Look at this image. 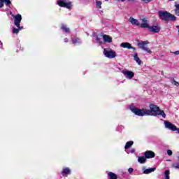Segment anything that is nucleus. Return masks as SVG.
<instances>
[{
  "label": "nucleus",
  "instance_id": "obj_1",
  "mask_svg": "<svg viewBox=\"0 0 179 179\" xmlns=\"http://www.w3.org/2000/svg\"><path fill=\"white\" fill-rule=\"evenodd\" d=\"M150 110L147 109V113L148 115H161L163 118H166V113L164 110H160V108L153 103L150 104Z\"/></svg>",
  "mask_w": 179,
  "mask_h": 179
},
{
  "label": "nucleus",
  "instance_id": "obj_2",
  "mask_svg": "<svg viewBox=\"0 0 179 179\" xmlns=\"http://www.w3.org/2000/svg\"><path fill=\"white\" fill-rule=\"evenodd\" d=\"M158 15L159 19L165 22H176L177 20V17L174 15L167 11L160 10L158 12Z\"/></svg>",
  "mask_w": 179,
  "mask_h": 179
},
{
  "label": "nucleus",
  "instance_id": "obj_3",
  "mask_svg": "<svg viewBox=\"0 0 179 179\" xmlns=\"http://www.w3.org/2000/svg\"><path fill=\"white\" fill-rule=\"evenodd\" d=\"M131 110L132 111V113H134V114H135L136 115H138V117H145L148 115V109L132 108Z\"/></svg>",
  "mask_w": 179,
  "mask_h": 179
},
{
  "label": "nucleus",
  "instance_id": "obj_4",
  "mask_svg": "<svg viewBox=\"0 0 179 179\" xmlns=\"http://www.w3.org/2000/svg\"><path fill=\"white\" fill-rule=\"evenodd\" d=\"M146 44H149V41L138 42L137 45L141 50H143V51H145L148 54H152V50L146 47Z\"/></svg>",
  "mask_w": 179,
  "mask_h": 179
},
{
  "label": "nucleus",
  "instance_id": "obj_5",
  "mask_svg": "<svg viewBox=\"0 0 179 179\" xmlns=\"http://www.w3.org/2000/svg\"><path fill=\"white\" fill-rule=\"evenodd\" d=\"M57 5L60 6V8H66V9H71L72 8V2H67L66 0L57 1Z\"/></svg>",
  "mask_w": 179,
  "mask_h": 179
},
{
  "label": "nucleus",
  "instance_id": "obj_6",
  "mask_svg": "<svg viewBox=\"0 0 179 179\" xmlns=\"http://www.w3.org/2000/svg\"><path fill=\"white\" fill-rule=\"evenodd\" d=\"M14 18V24L16 25L19 30H22L23 27H20V22H22V15L17 14L16 15H12Z\"/></svg>",
  "mask_w": 179,
  "mask_h": 179
},
{
  "label": "nucleus",
  "instance_id": "obj_7",
  "mask_svg": "<svg viewBox=\"0 0 179 179\" xmlns=\"http://www.w3.org/2000/svg\"><path fill=\"white\" fill-rule=\"evenodd\" d=\"M164 125L165 127L167 128L168 129H170V131H178V128L174 124H173L171 122L165 120L164 121Z\"/></svg>",
  "mask_w": 179,
  "mask_h": 179
},
{
  "label": "nucleus",
  "instance_id": "obj_8",
  "mask_svg": "<svg viewBox=\"0 0 179 179\" xmlns=\"http://www.w3.org/2000/svg\"><path fill=\"white\" fill-rule=\"evenodd\" d=\"M103 54L107 58H115L117 57V53L113 50L107 51L104 49Z\"/></svg>",
  "mask_w": 179,
  "mask_h": 179
},
{
  "label": "nucleus",
  "instance_id": "obj_9",
  "mask_svg": "<svg viewBox=\"0 0 179 179\" xmlns=\"http://www.w3.org/2000/svg\"><path fill=\"white\" fill-rule=\"evenodd\" d=\"M120 47L122 48H127V50H133L134 51L136 50V48L135 47H133L131 43L128 42L122 43L120 44Z\"/></svg>",
  "mask_w": 179,
  "mask_h": 179
},
{
  "label": "nucleus",
  "instance_id": "obj_10",
  "mask_svg": "<svg viewBox=\"0 0 179 179\" xmlns=\"http://www.w3.org/2000/svg\"><path fill=\"white\" fill-rule=\"evenodd\" d=\"M144 156L146 159H153L156 156V154L152 150H147L145 152Z\"/></svg>",
  "mask_w": 179,
  "mask_h": 179
},
{
  "label": "nucleus",
  "instance_id": "obj_11",
  "mask_svg": "<svg viewBox=\"0 0 179 179\" xmlns=\"http://www.w3.org/2000/svg\"><path fill=\"white\" fill-rule=\"evenodd\" d=\"M122 73L127 79H132L135 76V73L131 71H123Z\"/></svg>",
  "mask_w": 179,
  "mask_h": 179
},
{
  "label": "nucleus",
  "instance_id": "obj_12",
  "mask_svg": "<svg viewBox=\"0 0 179 179\" xmlns=\"http://www.w3.org/2000/svg\"><path fill=\"white\" fill-rule=\"evenodd\" d=\"M147 29H148L149 31H151L152 33H159L160 31V27L157 26L150 27L148 25V27H147Z\"/></svg>",
  "mask_w": 179,
  "mask_h": 179
},
{
  "label": "nucleus",
  "instance_id": "obj_13",
  "mask_svg": "<svg viewBox=\"0 0 179 179\" xmlns=\"http://www.w3.org/2000/svg\"><path fill=\"white\" fill-rule=\"evenodd\" d=\"M141 20L144 22L140 24V27H141V29H147V27H149V24H148V20L146 18H142Z\"/></svg>",
  "mask_w": 179,
  "mask_h": 179
},
{
  "label": "nucleus",
  "instance_id": "obj_14",
  "mask_svg": "<svg viewBox=\"0 0 179 179\" xmlns=\"http://www.w3.org/2000/svg\"><path fill=\"white\" fill-rule=\"evenodd\" d=\"M71 174V169L68 167L63 169L62 171V175L63 177H65L66 176H69Z\"/></svg>",
  "mask_w": 179,
  "mask_h": 179
},
{
  "label": "nucleus",
  "instance_id": "obj_15",
  "mask_svg": "<svg viewBox=\"0 0 179 179\" xmlns=\"http://www.w3.org/2000/svg\"><path fill=\"white\" fill-rule=\"evenodd\" d=\"M103 38L105 43H113V38L109 35H103Z\"/></svg>",
  "mask_w": 179,
  "mask_h": 179
},
{
  "label": "nucleus",
  "instance_id": "obj_16",
  "mask_svg": "<svg viewBox=\"0 0 179 179\" xmlns=\"http://www.w3.org/2000/svg\"><path fill=\"white\" fill-rule=\"evenodd\" d=\"M129 22H130V23H131V24H134L136 26H140L141 27V22H139L138 21V20H136L134 17H130Z\"/></svg>",
  "mask_w": 179,
  "mask_h": 179
},
{
  "label": "nucleus",
  "instance_id": "obj_17",
  "mask_svg": "<svg viewBox=\"0 0 179 179\" xmlns=\"http://www.w3.org/2000/svg\"><path fill=\"white\" fill-rule=\"evenodd\" d=\"M134 59L139 65H141L142 64V61H141V59H139V57H138V54L137 53H134Z\"/></svg>",
  "mask_w": 179,
  "mask_h": 179
},
{
  "label": "nucleus",
  "instance_id": "obj_18",
  "mask_svg": "<svg viewBox=\"0 0 179 179\" xmlns=\"http://www.w3.org/2000/svg\"><path fill=\"white\" fill-rule=\"evenodd\" d=\"M156 171V168H150V169H145L143 171V173L144 174H150V173H153V171Z\"/></svg>",
  "mask_w": 179,
  "mask_h": 179
},
{
  "label": "nucleus",
  "instance_id": "obj_19",
  "mask_svg": "<svg viewBox=\"0 0 179 179\" xmlns=\"http://www.w3.org/2000/svg\"><path fill=\"white\" fill-rule=\"evenodd\" d=\"M138 163L143 164V163L146 162V157H143V156L138 157Z\"/></svg>",
  "mask_w": 179,
  "mask_h": 179
},
{
  "label": "nucleus",
  "instance_id": "obj_20",
  "mask_svg": "<svg viewBox=\"0 0 179 179\" xmlns=\"http://www.w3.org/2000/svg\"><path fill=\"white\" fill-rule=\"evenodd\" d=\"M61 29L64 30L65 31V33H69V31H71V29L68 27H66V26H65V24H61Z\"/></svg>",
  "mask_w": 179,
  "mask_h": 179
},
{
  "label": "nucleus",
  "instance_id": "obj_21",
  "mask_svg": "<svg viewBox=\"0 0 179 179\" xmlns=\"http://www.w3.org/2000/svg\"><path fill=\"white\" fill-rule=\"evenodd\" d=\"M132 145H134V141H128L126 143V145L124 146V149L127 150L128 149H129V148H131V146H132Z\"/></svg>",
  "mask_w": 179,
  "mask_h": 179
},
{
  "label": "nucleus",
  "instance_id": "obj_22",
  "mask_svg": "<svg viewBox=\"0 0 179 179\" xmlns=\"http://www.w3.org/2000/svg\"><path fill=\"white\" fill-rule=\"evenodd\" d=\"M108 174L110 177V179H118V176H117V175L113 172H109Z\"/></svg>",
  "mask_w": 179,
  "mask_h": 179
},
{
  "label": "nucleus",
  "instance_id": "obj_23",
  "mask_svg": "<svg viewBox=\"0 0 179 179\" xmlns=\"http://www.w3.org/2000/svg\"><path fill=\"white\" fill-rule=\"evenodd\" d=\"M71 41L73 44H76V43H80V39L79 38H71Z\"/></svg>",
  "mask_w": 179,
  "mask_h": 179
},
{
  "label": "nucleus",
  "instance_id": "obj_24",
  "mask_svg": "<svg viewBox=\"0 0 179 179\" xmlns=\"http://www.w3.org/2000/svg\"><path fill=\"white\" fill-rule=\"evenodd\" d=\"M165 179H170V171L166 170L164 173Z\"/></svg>",
  "mask_w": 179,
  "mask_h": 179
},
{
  "label": "nucleus",
  "instance_id": "obj_25",
  "mask_svg": "<svg viewBox=\"0 0 179 179\" xmlns=\"http://www.w3.org/2000/svg\"><path fill=\"white\" fill-rule=\"evenodd\" d=\"M3 3H5V5L7 6H10V5H12V2L10 1V0H3Z\"/></svg>",
  "mask_w": 179,
  "mask_h": 179
},
{
  "label": "nucleus",
  "instance_id": "obj_26",
  "mask_svg": "<svg viewBox=\"0 0 179 179\" xmlns=\"http://www.w3.org/2000/svg\"><path fill=\"white\" fill-rule=\"evenodd\" d=\"M20 30H22V29H19V28L17 29L15 27H13V34H19V31Z\"/></svg>",
  "mask_w": 179,
  "mask_h": 179
},
{
  "label": "nucleus",
  "instance_id": "obj_27",
  "mask_svg": "<svg viewBox=\"0 0 179 179\" xmlns=\"http://www.w3.org/2000/svg\"><path fill=\"white\" fill-rule=\"evenodd\" d=\"M175 6H176L175 13H176V15H177L178 13H179V3L176 4Z\"/></svg>",
  "mask_w": 179,
  "mask_h": 179
},
{
  "label": "nucleus",
  "instance_id": "obj_28",
  "mask_svg": "<svg viewBox=\"0 0 179 179\" xmlns=\"http://www.w3.org/2000/svg\"><path fill=\"white\" fill-rule=\"evenodd\" d=\"M172 85H174L175 86L178 87L179 86V83L176 81V80L174 78H173V80H172Z\"/></svg>",
  "mask_w": 179,
  "mask_h": 179
},
{
  "label": "nucleus",
  "instance_id": "obj_29",
  "mask_svg": "<svg viewBox=\"0 0 179 179\" xmlns=\"http://www.w3.org/2000/svg\"><path fill=\"white\" fill-rule=\"evenodd\" d=\"M101 1H96V7H98L99 9H101Z\"/></svg>",
  "mask_w": 179,
  "mask_h": 179
},
{
  "label": "nucleus",
  "instance_id": "obj_30",
  "mask_svg": "<svg viewBox=\"0 0 179 179\" xmlns=\"http://www.w3.org/2000/svg\"><path fill=\"white\" fill-rule=\"evenodd\" d=\"M172 167H173L174 169H178V170H179V163L173 164L172 165Z\"/></svg>",
  "mask_w": 179,
  "mask_h": 179
},
{
  "label": "nucleus",
  "instance_id": "obj_31",
  "mask_svg": "<svg viewBox=\"0 0 179 179\" xmlns=\"http://www.w3.org/2000/svg\"><path fill=\"white\" fill-rule=\"evenodd\" d=\"M167 155H168V156H172L173 155V151H171V150H167Z\"/></svg>",
  "mask_w": 179,
  "mask_h": 179
},
{
  "label": "nucleus",
  "instance_id": "obj_32",
  "mask_svg": "<svg viewBox=\"0 0 179 179\" xmlns=\"http://www.w3.org/2000/svg\"><path fill=\"white\" fill-rule=\"evenodd\" d=\"M143 2H145V3H149V2H152L153 0H142Z\"/></svg>",
  "mask_w": 179,
  "mask_h": 179
},
{
  "label": "nucleus",
  "instance_id": "obj_33",
  "mask_svg": "<svg viewBox=\"0 0 179 179\" xmlns=\"http://www.w3.org/2000/svg\"><path fill=\"white\" fill-rule=\"evenodd\" d=\"M0 8H3V1L0 0Z\"/></svg>",
  "mask_w": 179,
  "mask_h": 179
},
{
  "label": "nucleus",
  "instance_id": "obj_34",
  "mask_svg": "<svg viewBox=\"0 0 179 179\" xmlns=\"http://www.w3.org/2000/svg\"><path fill=\"white\" fill-rule=\"evenodd\" d=\"M128 171H129V173H134V169L133 168H129L128 169Z\"/></svg>",
  "mask_w": 179,
  "mask_h": 179
},
{
  "label": "nucleus",
  "instance_id": "obj_35",
  "mask_svg": "<svg viewBox=\"0 0 179 179\" xmlns=\"http://www.w3.org/2000/svg\"><path fill=\"white\" fill-rule=\"evenodd\" d=\"M173 54H175V55H179V50L173 52Z\"/></svg>",
  "mask_w": 179,
  "mask_h": 179
},
{
  "label": "nucleus",
  "instance_id": "obj_36",
  "mask_svg": "<svg viewBox=\"0 0 179 179\" xmlns=\"http://www.w3.org/2000/svg\"><path fill=\"white\" fill-rule=\"evenodd\" d=\"M129 2H133L134 3H135V2H136V0H127Z\"/></svg>",
  "mask_w": 179,
  "mask_h": 179
},
{
  "label": "nucleus",
  "instance_id": "obj_37",
  "mask_svg": "<svg viewBox=\"0 0 179 179\" xmlns=\"http://www.w3.org/2000/svg\"><path fill=\"white\" fill-rule=\"evenodd\" d=\"M64 43H68V38H64Z\"/></svg>",
  "mask_w": 179,
  "mask_h": 179
},
{
  "label": "nucleus",
  "instance_id": "obj_38",
  "mask_svg": "<svg viewBox=\"0 0 179 179\" xmlns=\"http://www.w3.org/2000/svg\"><path fill=\"white\" fill-rule=\"evenodd\" d=\"M96 41H99V43H100L101 44L103 43V42H100V38H96Z\"/></svg>",
  "mask_w": 179,
  "mask_h": 179
},
{
  "label": "nucleus",
  "instance_id": "obj_39",
  "mask_svg": "<svg viewBox=\"0 0 179 179\" xmlns=\"http://www.w3.org/2000/svg\"><path fill=\"white\" fill-rule=\"evenodd\" d=\"M135 152V149L131 150V153H134Z\"/></svg>",
  "mask_w": 179,
  "mask_h": 179
},
{
  "label": "nucleus",
  "instance_id": "obj_40",
  "mask_svg": "<svg viewBox=\"0 0 179 179\" xmlns=\"http://www.w3.org/2000/svg\"><path fill=\"white\" fill-rule=\"evenodd\" d=\"M0 45H2V42L0 41Z\"/></svg>",
  "mask_w": 179,
  "mask_h": 179
},
{
  "label": "nucleus",
  "instance_id": "obj_41",
  "mask_svg": "<svg viewBox=\"0 0 179 179\" xmlns=\"http://www.w3.org/2000/svg\"><path fill=\"white\" fill-rule=\"evenodd\" d=\"M122 1V2H124V1H125V0H121Z\"/></svg>",
  "mask_w": 179,
  "mask_h": 179
},
{
  "label": "nucleus",
  "instance_id": "obj_42",
  "mask_svg": "<svg viewBox=\"0 0 179 179\" xmlns=\"http://www.w3.org/2000/svg\"><path fill=\"white\" fill-rule=\"evenodd\" d=\"M178 16H179V13L178 14H176Z\"/></svg>",
  "mask_w": 179,
  "mask_h": 179
},
{
  "label": "nucleus",
  "instance_id": "obj_43",
  "mask_svg": "<svg viewBox=\"0 0 179 179\" xmlns=\"http://www.w3.org/2000/svg\"><path fill=\"white\" fill-rule=\"evenodd\" d=\"M178 160H179V156L178 157Z\"/></svg>",
  "mask_w": 179,
  "mask_h": 179
},
{
  "label": "nucleus",
  "instance_id": "obj_44",
  "mask_svg": "<svg viewBox=\"0 0 179 179\" xmlns=\"http://www.w3.org/2000/svg\"><path fill=\"white\" fill-rule=\"evenodd\" d=\"M105 1H108V0H105Z\"/></svg>",
  "mask_w": 179,
  "mask_h": 179
}]
</instances>
